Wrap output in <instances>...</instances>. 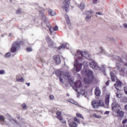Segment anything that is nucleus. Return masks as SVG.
Listing matches in <instances>:
<instances>
[{"instance_id":"c9c22d12","label":"nucleus","mask_w":127,"mask_h":127,"mask_svg":"<svg viewBox=\"0 0 127 127\" xmlns=\"http://www.w3.org/2000/svg\"><path fill=\"white\" fill-rule=\"evenodd\" d=\"M4 120L5 119L4 116H0V121H2L3 122Z\"/></svg>"},{"instance_id":"412c9836","label":"nucleus","mask_w":127,"mask_h":127,"mask_svg":"<svg viewBox=\"0 0 127 127\" xmlns=\"http://www.w3.org/2000/svg\"><path fill=\"white\" fill-rule=\"evenodd\" d=\"M69 125L70 127H77V125L76 123L73 122H72L69 123Z\"/></svg>"},{"instance_id":"473e14b6","label":"nucleus","mask_w":127,"mask_h":127,"mask_svg":"<svg viewBox=\"0 0 127 127\" xmlns=\"http://www.w3.org/2000/svg\"><path fill=\"white\" fill-rule=\"evenodd\" d=\"M93 116L97 118H100L101 117L100 116L97 115H96L95 113L94 114H93Z\"/></svg>"},{"instance_id":"774afa93","label":"nucleus","mask_w":127,"mask_h":127,"mask_svg":"<svg viewBox=\"0 0 127 127\" xmlns=\"http://www.w3.org/2000/svg\"><path fill=\"white\" fill-rule=\"evenodd\" d=\"M125 64L126 66H127V63H125Z\"/></svg>"},{"instance_id":"bb28decb","label":"nucleus","mask_w":127,"mask_h":127,"mask_svg":"<svg viewBox=\"0 0 127 127\" xmlns=\"http://www.w3.org/2000/svg\"><path fill=\"white\" fill-rule=\"evenodd\" d=\"M85 7V4L84 3H81L79 6V7L81 9H83Z\"/></svg>"},{"instance_id":"9b49d317","label":"nucleus","mask_w":127,"mask_h":127,"mask_svg":"<svg viewBox=\"0 0 127 127\" xmlns=\"http://www.w3.org/2000/svg\"><path fill=\"white\" fill-rule=\"evenodd\" d=\"M121 109H119L115 112L117 113V116L120 118H123L124 116V113L123 111L121 110Z\"/></svg>"},{"instance_id":"8fccbe9b","label":"nucleus","mask_w":127,"mask_h":127,"mask_svg":"<svg viewBox=\"0 0 127 127\" xmlns=\"http://www.w3.org/2000/svg\"><path fill=\"white\" fill-rule=\"evenodd\" d=\"M99 49L101 50V51L100 52L101 53H104V49L102 48H99Z\"/></svg>"},{"instance_id":"3c124183","label":"nucleus","mask_w":127,"mask_h":127,"mask_svg":"<svg viewBox=\"0 0 127 127\" xmlns=\"http://www.w3.org/2000/svg\"><path fill=\"white\" fill-rule=\"evenodd\" d=\"M17 13L20 14L21 13V11L20 9H18L17 11Z\"/></svg>"},{"instance_id":"5fc2aeb1","label":"nucleus","mask_w":127,"mask_h":127,"mask_svg":"<svg viewBox=\"0 0 127 127\" xmlns=\"http://www.w3.org/2000/svg\"><path fill=\"white\" fill-rule=\"evenodd\" d=\"M59 79L60 81L62 83H63V79L61 78V77H59Z\"/></svg>"},{"instance_id":"4468645a","label":"nucleus","mask_w":127,"mask_h":127,"mask_svg":"<svg viewBox=\"0 0 127 127\" xmlns=\"http://www.w3.org/2000/svg\"><path fill=\"white\" fill-rule=\"evenodd\" d=\"M92 107L95 109H96L99 106L98 102L96 100H94L92 102Z\"/></svg>"},{"instance_id":"a19ab883","label":"nucleus","mask_w":127,"mask_h":127,"mask_svg":"<svg viewBox=\"0 0 127 127\" xmlns=\"http://www.w3.org/2000/svg\"><path fill=\"white\" fill-rule=\"evenodd\" d=\"M122 123L123 124H125L127 123V119H125L123 120L122 122Z\"/></svg>"},{"instance_id":"2eb2a0df","label":"nucleus","mask_w":127,"mask_h":127,"mask_svg":"<svg viewBox=\"0 0 127 127\" xmlns=\"http://www.w3.org/2000/svg\"><path fill=\"white\" fill-rule=\"evenodd\" d=\"M62 76L65 79L69 80L70 79V73L66 72L63 73Z\"/></svg>"},{"instance_id":"6e6d98bb","label":"nucleus","mask_w":127,"mask_h":127,"mask_svg":"<svg viewBox=\"0 0 127 127\" xmlns=\"http://www.w3.org/2000/svg\"><path fill=\"white\" fill-rule=\"evenodd\" d=\"M109 81H108L106 83V85L107 86H108L109 84Z\"/></svg>"},{"instance_id":"de8ad7c7","label":"nucleus","mask_w":127,"mask_h":127,"mask_svg":"<svg viewBox=\"0 0 127 127\" xmlns=\"http://www.w3.org/2000/svg\"><path fill=\"white\" fill-rule=\"evenodd\" d=\"M47 40L48 43L51 44V40L49 38H48Z\"/></svg>"},{"instance_id":"4be33fe9","label":"nucleus","mask_w":127,"mask_h":127,"mask_svg":"<svg viewBox=\"0 0 127 127\" xmlns=\"http://www.w3.org/2000/svg\"><path fill=\"white\" fill-rule=\"evenodd\" d=\"M7 117H8V119L10 121H14L16 123L18 124L17 121L13 119L11 116L9 115H8Z\"/></svg>"},{"instance_id":"c756f323","label":"nucleus","mask_w":127,"mask_h":127,"mask_svg":"<svg viewBox=\"0 0 127 127\" xmlns=\"http://www.w3.org/2000/svg\"><path fill=\"white\" fill-rule=\"evenodd\" d=\"M76 115L77 116L79 117L82 118L83 119H84V118L83 116H82V115L79 113H77L76 114Z\"/></svg>"},{"instance_id":"e2e57ef3","label":"nucleus","mask_w":127,"mask_h":127,"mask_svg":"<svg viewBox=\"0 0 127 127\" xmlns=\"http://www.w3.org/2000/svg\"><path fill=\"white\" fill-rule=\"evenodd\" d=\"M125 109L126 110H127V104L125 106Z\"/></svg>"},{"instance_id":"ea45409f","label":"nucleus","mask_w":127,"mask_h":127,"mask_svg":"<svg viewBox=\"0 0 127 127\" xmlns=\"http://www.w3.org/2000/svg\"><path fill=\"white\" fill-rule=\"evenodd\" d=\"M56 114L57 116L61 115L62 114V112L60 111H57V112L56 113Z\"/></svg>"},{"instance_id":"79ce46f5","label":"nucleus","mask_w":127,"mask_h":127,"mask_svg":"<svg viewBox=\"0 0 127 127\" xmlns=\"http://www.w3.org/2000/svg\"><path fill=\"white\" fill-rule=\"evenodd\" d=\"M124 91L125 94L127 95V87H124Z\"/></svg>"},{"instance_id":"dca6fc26","label":"nucleus","mask_w":127,"mask_h":127,"mask_svg":"<svg viewBox=\"0 0 127 127\" xmlns=\"http://www.w3.org/2000/svg\"><path fill=\"white\" fill-rule=\"evenodd\" d=\"M95 95L97 96H99L101 94V91L99 88L96 87L95 89Z\"/></svg>"},{"instance_id":"13d9d810","label":"nucleus","mask_w":127,"mask_h":127,"mask_svg":"<svg viewBox=\"0 0 127 127\" xmlns=\"http://www.w3.org/2000/svg\"><path fill=\"white\" fill-rule=\"evenodd\" d=\"M96 14H98L99 15H102V13L101 12H96Z\"/></svg>"},{"instance_id":"680f3d73","label":"nucleus","mask_w":127,"mask_h":127,"mask_svg":"<svg viewBox=\"0 0 127 127\" xmlns=\"http://www.w3.org/2000/svg\"><path fill=\"white\" fill-rule=\"evenodd\" d=\"M109 39L112 41H114L115 40L113 38H110Z\"/></svg>"},{"instance_id":"aec40b11","label":"nucleus","mask_w":127,"mask_h":127,"mask_svg":"<svg viewBox=\"0 0 127 127\" xmlns=\"http://www.w3.org/2000/svg\"><path fill=\"white\" fill-rule=\"evenodd\" d=\"M110 76L112 81L113 82L115 81L116 79V76L113 72H111Z\"/></svg>"},{"instance_id":"f3484780","label":"nucleus","mask_w":127,"mask_h":127,"mask_svg":"<svg viewBox=\"0 0 127 127\" xmlns=\"http://www.w3.org/2000/svg\"><path fill=\"white\" fill-rule=\"evenodd\" d=\"M55 74L57 77H60L63 76V71L57 70L56 71Z\"/></svg>"},{"instance_id":"b1692460","label":"nucleus","mask_w":127,"mask_h":127,"mask_svg":"<svg viewBox=\"0 0 127 127\" xmlns=\"http://www.w3.org/2000/svg\"><path fill=\"white\" fill-rule=\"evenodd\" d=\"M68 102L71 103L75 105L78 106L79 104L77 102H75L73 99H69L68 100Z\"/></svg>"},{"instance_id":"09e8293b","label":"nucleus","mask_w":127,"mask_h":127,"mask_svg":"<svg viewBox=\"0 0 127 127\" xmlns=\"http://www.w3.org/2000/svg\"><path fill=\"white\" fill-rule=\"evenodd\" d=\"M53 30L55 31H56L58 29V27L57 26H56L53 28Z\"/></svg>"},{"instance_id":"cd10ccee","label":"nucleus","mask_w":127,"mask_h":127,"mask_svg":"<svg viewBox=\"0 0 127 127\" xmlns=\"http://www.w3.org/2000/svg\"><path fill=\"white\" fill-rule=\"evenodd\" d=\"M42 20L44 22L47 23H48V19L45 16H44L42 18Z\"/></svg>"},{"instance_id":"5701e85b","label":"nucleus","mask_w":127,"mask_h":127,"mask_svg":"<svg viewBox=\"0 0 127 127\" xmlns=\"http://www.w3.org/2000/svg\"><path fill=\"white\" fill-rule=\"evenodd\" d=\"M67 44H62L58 47V49L60 50L62 49H64L67 47L66 45Z\"/></svg>"},{"instance_id":"603ef678","label":"nucleus","mask_w":127,"mask_h":127,"mask_svg":"<svg viewBox=\"0 0 127 127\" xmlns=\"http://www.w3.org/2000/svg\"><path fill=\"white\" fill-rule=\"evenodd\" d=\"M110 112L109 111H106L104 113L105 114H108Z\"/></svg>"},{"instance_id":"864d4df0","label":"nucleus","mask_w":127,"mask_h":127,"mask_svg":"<svg viewBox=\"0 0 127 127\" xmlns=\"http://www.w3.org/2000/svg\"><path fill=\"white\" fill-rule=\"evenodd\" d=\"M49 97L51 99H53L54 98V96L53 95H50Z\"/></svg>"},{"instance_id":"7c9ffc66","label":"nucleus","mask_w":127,"mask_h":127,"mask_svg":"<svg viewBox=\"0 0 127 127\" xmlns=\"http://www.w3.org/2000/svg\"><path fill=\"white\" fill-rule=\"evenodd\" d=\"M46 25L47 26V27L49 29V30L51 32L52 31H51V28L52 27H51V26L48 23H46Z\"/></svg>"},{"instance_id":"a211bd4d","label":"nucleus","mask_w":127,"mask_h":127,"mask_svg":"<svg viewBox=\"0 0 127 127\" xmlns=\"http://www.w3.org/2000/svg\"><path fill=\"white\" fill-rule=\"evenodd\" d=\"M109 98L110 95H107L105 96V103L106 105L107 106H108L109 105Z\"/></svg>"},{"instance_id":"0e129e2a","label":"nucleus","mask_w":127,"mask_h":127,"mask_svg":"<svg viewBox=\"0 0 127 127\" xmlns=\"http://www.w3.org/2000/svg\"><path fill=\"white\" fill-rule=\"evenodd\" d=\"M25 84H26L28 86H30V83H26Z\"/></svg>"},{"instance_id":"c03bdc74","label":"nucleus","mask_w":127,"mask_h":127,"mask_svg":"<svg viewBox=\"0 0 127 127\" xmlns=\"http://www.w3.org/2000/svg\"><path fill=\"white\" fill-rule=\"evenodd\" d=\"M60 121L62 123L66 124V121L64 120L62 118L61 119V120H60Z\"/></svg>"},{"instance_id":"f257e3e1","label":"nucleus","mask_w":127,"mask_h":127,"mask_svg":"<svg viewBox=\"0 0 127 127\" xmlns=\"http://www.w3.org/2000/svg\"><path fill=\"white\" fill-rule=\"evenodd\" d=\"M77 56L78 57L79 61L82 62L83 64L84 63L87 64V62H85L84 61L86 58L88 59H90L91 55L89 54V53L88 52H85L81 51L80 50L77 51Z\"/></svg>"},{"instance_id":"ddd939ff","label":"nucleus","mask_w":127,"mask_h":127,"mask_svg":"<svg viewBox=\"0 0 127 127\" xmlns=\"http://www.w3.org/2000/svg\"><path fill=\"white\" fill-rule=\"evenodd\" d=\"M74 86L77 88V89H80L82 86L81 82L80 80L76 81L74 83Z\"/></svg>"},{"instance_id":"39448f33","label":"nucleus","mask_w":127,"mask_h":127,"mask_svg":"<svg viewBox=\"0 0 127 127\" xmlns=\"http://www.w3.org/2000/svg\"><path fill=\"white\" fill-rule=\"evenodd\" d=\"M76 56V54H75L74 57L75 60L74 64V67L76 68V71L77 72H78L81 70L82 67V64L79 63L77 59L75 57Z\"/></svg>"},{"instance_id":"69168bd1","label":"nucleus","mask_w":127,"mask_h":127,"mask_svg":"<svg viewBox=\"0 0 127 127\" xmlns=\"http://www.w3.org/2000/svg\"><path fill=\"white\" fill-rule=\"evenodd\" d=\"M125 59L127 61V54L125 56Z\"/></svg>"},{"instance_id":"393cba45","label":"nucleus","mask_w":127,"mask_h":127,"mask_svg":"<svg viewBox=\"0 0 127 127\" xmlns=\"http://www.w3.org/2000/svg\"><path fill=\"white\" fill-rule=\"evenodd\" d=\"M48 13L52 16H54L56 14V13L55 11L51 9L49 10Z\"/></svg>"},{"instance_id":"052dcab7","label":"nucleus","mask_w":127,"mask_h":127,"mask_svg":"<svg viewBox=\"0 0 127 127\" xmlns=\"http://www.w3.org/2000/svg\"><path fill=\"white\" fill-rule=\"evenodd\" d=\"M40 60L41 62H44V59L42 58L40 59Z\"/></svg>"},{"instance_id":"a18cd8bd","label":"nucleus","mask_w":127,"mask_h":127,"mask_svg":"<svg viewBox=\"0 0 127 127\" xmlns=\"http://www.w3.org/2000/svg\"><path fill=\"white\" fill-rule=\"evenodd\" d=\"M27 51L28 52H31L32 51V49L31 48L28 47L27 49Z\"/></svg>"},{"instance_id":"f03ea898","label":"nucleus","mask_w":127,"mask_h":127,"mask_svg":"<svg viewBox=\"0 0 127 127\" xmlns=\"http://www.w3.org/2000/svg\"><path fill=\"white\" fill-rule=\"evenodd\" d=\"M82 75L86 76L84 78V81L85 83L89 84L92 82L93 77L94 73L92 71L90 70H87L81 72Z\"/></svg>"},{"instance_id":"c85d7f7f","label":"nucleus","mask_w":127,"mask_h":127,"mask_svg":"<svg viewBox=\"0 0 127 127\" xmlns=\"http://www.w3.org/2000/svg\"><path fill=\"white\" fill-rule=\"evenodd\" d=\"M99 106V105L100 106H104V104L103 102L100 100H99L98 102Z\"/></svg>"},{"instance_id":"6e6552de","label":"nucleus","mask_w":127,"mask_h":127,"mask_svg":"<svg viewBox=\"0 0 127 127\" xmlns=\"http://www.w3.org/2000/svg\"><path fill=\"white\" fill-rule=\"evenodd\" d=\"M90 66L93 69H97L98 68L100 70L97 63L94 60H93L92 62L90 63Z\"/></svg>"},{"instance_id":"bf43d9fd","label":"nucleus","mask_w":127,"mask_h":127,"mask_svg":"<svg viewBox=\"0 0 127 127\" xmlns=\"http://www.w3.org/2000/svg\"><path fill=\"white\" fill-rule=\"evenodd\" d=\"M93 2L94 3L96 4L97 3V0H93Z\"/></svg>"},{"instance_id":"58836bf2","label":"nucleus","mask_w":127,"mask_h":127,"mask_svg":"<svg viewBox=\"0 0 127 127\" xmlns=\"http://www.w3.org/2000/svg\"><path fill=\"white\" fill-rule=\"evenodd\" d=\"M74 120L77 123H79L80 122V120L79 119H78L76 117H75L74 119Z\"/></svg>"},{"instance_id":"0eeeda50","label":"nucleus","mask_w":127,"mask_h":127,"mask_svg":"<svg viewBox=\"0 0 127 127\" xmlns=\"http://www.w3.org/2000/svg\"><path fill=\"white\" fill-rule=\"evenodd\" d=\"M112 110L115 112H116L119 109H121V106L117 103L113 102L111 104Z\"/></svg>"},{"instance_id":"7ed1b4c3","label":"nucleus","mask_w":127,"mask_h":127,"mask_svg":"<svg viewBox=\"0 0 127 127\" xmlns=\"http://www.w3.org/2000/svg\"><path fill=\"white\" fill-rule=\"evenodd\" d=\"M111 56L112 57L116 60V67L118 70H119L120 72H122L124 74L125 73V69L124 68H121V69H120L121 68V66L123 63V61L122 58L120 57L117 56H113L111 55H109V56Z\"/></svg>"},{"instance_id":"e433bc0d","label":"nucleus","mask_w":127,"mask_h":127,"mask_svg":"<svg viewBox=\"0 0 127 127\" xmlns=\"http://www.w3.org/2000/svg\"><path fill=\"white\" fill-rule=\"evenodd\" d=\"M22 105L24 109H26L27 106L25 103L23 104Z\"/></svg>"},{"instance_id":"2f4dec72","label":"nucleus","mask_w":127,"mask_h":127,"mask_svg":"<svg viewBox=\"0 0 127 127\" xmlns=\"http://www.w3.org/2000/svg\"><path fill=\"white\" fill-rule=\"evenodd\" d=\"M86 13L87 14H91L93 13L91 10H90L86 12Z\"/></svg>"},{"instance_id":"6ab92c4d","label":"nucleus","mask_w":127,"mask_h":127,"mask_svg":"<svg viewBox=\"0 0 127 127\" xmlns=\"http://www.w3.org/2000/svg\"><path fill=\"white\" fill-rule=\"evenodd\" d=\"M20 76V74H18L16 76V81L18 82H24V80L23 78V77H21V78H19V76Z\"/></svg>"},{"instance_id":"72a5a7b5","label":"nucleus","mask_w":127,"mask_h":127,"mask_svg":"<svg viewBox=\"0 0 127 127\" xmlns=\"http://www.w3.org/2000/svg\"><path fill=\"white\" fill-rule=\"evenodd\" d=\"M11 56V53L10 52H8L6 53L5 55V56L7 58Z\"/></svg>"},{"instance_id":"423d86ee","label":"nucleus","mask_w":127,"mask_h":127,"mask_svg":"<svg viewBox=\"0 0 127 127\" xmlns=\"http://www.w3.org/2000/svg\"><path fill=\"white\" fill-rule=\"evenodd\" d=\"M70 1V0H64V2H63L62 6L63 9L65 10L66 12L69 8Z\"/></svg>"},{"instance_id":"49530a36","label":"nucleus","mask_w":127,"mask_h":127,"mask_svg":"<svg viewBox=\"0 0 127 127\" xmlns=\"http://www.w3.org/2000/svg\"><path fill=\"white\" fill-rule=\"evenodd\" d=\"M5 72V71L4 70H0V74H3Z\"/></svg>"},{"instance_id":"4c0bfd02","label":"nucleus","mask_w":127,"mask_h":127,"mask_svg":"<svg viewBox=\"0 0 127 127\" xmlns=\"http://www.w3.org/2000/svg\"><path fill=\"white\" fill-rule=\"evenodd\" d=\"M91 17V16H90L88 15L86 16L85 18L86 20L87 21L88 20H89Z\"/></svg>"},{"instance_id":"f704fd0d","label":"nucleus","mask_w":127,"mask_h":127,"mask_svg":"<svg viewBox=\"0 0 127 127\" xmlns=\"http://www.w3.org/2000/svg\"><path fill=\"white\" fill-rule=\"evenodd\" d=\"M116 96L119 98H121V95L119 92H118L116 94Z\"/></svg>"},{"instance_id":"37998d69","label":"nucleus","mask_w":127,"mask_h":127,"mask_svg":"<svg viewBox=\"0 0 127 127\" xmlns=\"http://www.w3.org/2000/svg\"><path fill=\"white\" fill-rule=\"evenodd\" d=\"M57 118L59 119L60 121L62 118V116L61 115L57 116Z\"/></svg>"},{"instance_id":"9d476101","label":"nucleus","mask_w":127,"mask_h":127,"mask_svg":"<svg viewBox=\"0 0 127 127\" xmlns=\"http://www.w3.org/2000/svg\"><path fill=\"white\" fill-rule=\"evenodd\" d=\"M53 58L57 64H59L61 63L60 56L59 55H55L53 57Z\"/></svg>"},{"instance_id":"4d7b16f0","label":"nucleus","mask_w":127,"mask_h":127,"mask_svg":"<svg viewBox=\"0 0 127 127\" xmlns=\"http://www.w3.org/2000/svg\"><path fill=\"white\" fill-rule=\"evenodd\" d=\"M123 26L124 27L127 28V24H123Z\"/></svg>"},{"instance_id":"20e7f679","label":"nucleus","mask_w":127,"mask_h":127,"mask_svg":"<svg viewBox=\"0 0 127 127\" xmlns=\"http://www.w3.org/2000/svg\"><path fill=\"white\" fill-rule=\"evenodd\" d=\"M24 43L22 41H15L12 45V47L10 49V51L12 53L15 52L17 50L20 48V45H23Z\"/></svg>"},{"instance_id":"f8f14e48","label":"nucleus","mask_w":127,"mask_h":127,"mask_svg":"<svg viewBox=\"0 0 127 127\" xmlns=\"http://www.w3.org/2000/svg\"><path fill=\"white\" fill-rule=\"evenodd\" d=\"M75 90L78 94H80L82 95L85 97H86L87 95V94L86 92L85 91L83 90H80V91H78V89H75Z\"/></svg>"},{"instance_id":"1a4fd4ad","label":"nucleus","mask_w":127,"mask_h":127,"mask_svg":"<svg viewBox=\"0 0 127 127\" xmlns=\"http://www.w3.org/2000/svg\"><path fill=\"white\" fill-rule=\"evenodd\" d=\"M122 84V83L120 81L117 80L114 84V87L117 90H120L121 89Z\"/></svg>"},{"instance_id":"338daca9","label":"nucleus","mask_w":127,"mask_h":127,"mask_svg":"<svg viewBox=\"0 0 127 127\" xmlns=\"http://www.w3.org/2000/svg\"><path fill=\"white\" fill-rule=\"evenodd\" d=\"M122 127H127V125H124Z\"/></svg>"},{"instance_id":"a878e982","label":"nucleus","mask_w":127,"mask_h":127,"mask_svg":"<svg viewBox=\"0 0 127 127\" xmlns=\"http://www.w3.org/2000/svg\"><path fill=\"white\" fill-rule=\"evenodd\" d=\"M64 16L67 23L69 24L70 23V19L68 15L67 14H66Z\"/></svg>"}]
</instances>
